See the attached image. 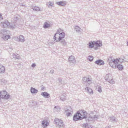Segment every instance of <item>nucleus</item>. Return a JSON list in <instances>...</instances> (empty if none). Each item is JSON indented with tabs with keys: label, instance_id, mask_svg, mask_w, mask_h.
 <instances>
[{
	"label": "nucleus",
	"instance_id": "1",
	"mask_svg": "<svg viewBox=\"0 0 128 128\" xmlns=\"http://www.w3.org/2000/svg\"><path fill=\"white\" fill-rule=\"evenodd\" d=\"M65 36L64 33L59 28L54 34V41L58 42L64 38Z\"/></svg>",
	"mask_w": 128,
	"mask_h": 128
},
{
	"label": "nucleus",
	"instance_id": "2",
	"mask_svg": "<svg viewBox=\"0 0 128 128\" xmlns=\"http://www.w3.org/2000/svg\"><path fill=\"white\" fill-rule=\"evenodd\" d=\"M0 98L6 100L9 98L10 96L8 94H7V92L5 90L0 91Z\"/></svg>",
	"mask_w": 128,
	"mask_h": 128
},
{
	"label": "nucleus",
	"instance_id": "3",
	"mask_svg": "<svg viewBox=\"0 0 128 128\" xmlns=\"http://www.w3.org/2000/svg\"><path fill=\"white\" fill-rule=\"evenodd\" d=\"M54 121L57 127L60 128L64 126L63 122L61 120L58 118H56L54 119Z\"/></svg>",
	"mask_w": 128,
	"mask_h": 128
},
{
	"label": "nucleus",
	"instance_id": "4",
	"mask_svg": "<svg viewBox=\"0 0 128 128\" xmlns=\"http://www.w3.org/2000/svg\"><path fill=\"white\" fill-rule=\"evenodd\" d=\"M83 83H86V86H88L92 83V80L91 78L86 77H84L82 79Z\"/></svg>",
	"mask_w": 128,
	"mask_h": 128
},
{
	"label": "nucleus",
	"instance_id": "5",
	"mask_svg": "<svg viewBox=\"0 0 128 128\" xmlns=\"http://www.w3.org/2000/svg\"><path fill=\"white\" fill-rule=\"evenodd\" d=\"M121 59L120 58H116L114 59L113 60L112 64H114V66H116L115 68H116V66L118 65V62H124V61L127 62V61L124 60V59H122V61L120 60Z\"/></svg>",
	"mask_w": 128,
	"mask_h": 128
},
{
	"label": "nucleus",
	"instance_id": "6",
	"mask_svg": "<svg viewBox=\"0 0 128 128\" xmlns=\"http://www.w3.org/2000/svg\"><path fill=\"white\" fill-rule=\"evenodd\" d=\"M68 60L70 63L72 65H74L76 63L75 58L72 56H69Z\"/></svg>",
	"mask_w": 128,
	"mask_h": 128
},
{
	"label": "nucleus",
	"instance_id": "7",
	"mask_svg": "<svg viewBox=\"0 0 128 128\" xmlns=\"http://www.w3.org/2000/svg\"><path fill=\"white\" fill-rule=\"evenodd\" d=\"M80 116H81V114L79 112H77L74 116L73 119V120L74 121H76L79 120H80L81 119V118Z\"/></svg>",
	"mask_w": 128,
	"mask_h": 128
},
{
	"label": "nucleus",
	"instance_id": "8",
	"mask_svg": "<svg viewBox=\"0 0 128 128\" xmlns=\"http://www.w3.org/2000/svg\"><path fill=\"white\" fill-rule=\"evenodd\" d=\"M0 25L2 27L6 28L8 27L10 25V23L8 20H5L3 22H1Z\"/></svg>",
	"mask_w": 128,
	"mask_h": 128
},
{
	"label": "nucleus",
	"instance_id": "9",
	"mask_svg": "<svg viewBox=\"0 0 128 128\" xmlns=\"http://www.w3.org/2000/svg\"><path fill=\"white\" fill-rule=\"evenodd\" d=\"M73 109L70 107L68 109H66L65 110V113L68 116H69L72 113Z\"/></svg>",
	"mask_w": 128,
	"mask_h": 128
},
{
	"label": "nucleus",
	"instance_id": "10",
	"mask_svg": "<svg viewBox=\"0 0 128 128\" xmlns=\"http://www.w3.org/2000/svg\"><path fill=\"white\" fill-rule=\"evenodd\" d=\"M114 60V58H113L112 57H110L108 60V62L111 66L113 68H114L116 67V66H114V64H112Z\"/></svg>",
	"mask_w": 128,
	"mask_h": 128
},
{
	"label": "nucleus",
	"instance_id": "11",
	"mask_svg": "<svg viewBox=\"0 0 128 128\" xmlns=\"http://www.w3.org/2000/svg\"><path fill=\"white\" fill-rule=\"evenodd\" d=\"M95 63L100 66L103 65L104 64V62L101 60H96L95 62Z\"/></svg>",
	"mask_w": 128,
	"mask_h": 128
},
{
	"label": "nucleus",
	"instance_id": "12",
	"mask_svg": "<svg viewBox=\"0 0 128 128\" xmlns=\"http://www.w3.org/2000/svg\"><path fill=\"white\" fill-rule=\"evenodd\" d=\"M41 94L45 98H48L50 97V94L47 92H42L41 93Z\"/></svg>",
	"mask_w": 128,
	"mask_h": 128
},
{
	"label": "nucleus",
	"instance_id": "13",
	"mask_svg": "<svg viewBox=\"0 0 128 128\" xmlns=\"http://www.w3.org/2000/svg\"><path fill=\"white\" fill-rule=\"evenodd\" d=\"M94 45L97 47H100L102 45V44L101 41L100 40H98L96 41H94Z\"/></svg>",
	"mask_w": 128,
	"mask_h": 128
},
{
	"label": "nucleus",
	"instance_id": "14",
	"mask_svg": "<svg viewBox=\"0 0 128 128\" xmlns=\"http://www.w3.org/2000/svg\"><path fill=\"white\" fill-rule=\"evenodd\" d=\"M87 113L86 112H83L82 113V114H81V116H80V117L81 118V119L82 120L83 118H85L86 119L87 118Z\"/></svg>",
	"mask_w": 128,
	"mask_h": 128
},
{
	"label": "nucleus",
	"instance_id": "15",
	"mask_svg": "<svg viewBox=\"0 0 128 128\" xmlns=\"http://www.w3.org/2000/svg\"><path fill=\"white\" fill-rule=\"evenodd\" d=\"M66 2L60 1L57 2L56 4L59 6H64L66 4Z\"/></svg>",
	"mask_w": 128,
	"mask_h": 128
},
{
	"label": "nucleus",
	"instance_id": "16",
	"mask_svg": "<svg viewBox=\"0 0 128 128\" xmlns=\"http://www.w3.org/2000/svg\"><path fill=\"white\" fill-rule=\"evenodd\" d=\"M30 91L32 94H36L37 93L38 90L35 88L32 87L30 89Z\"/></svg>",
	"mask_w": 128,
	"mask_h": 128
},
{
	"label": "nucleus",
	"instance_id": "17",
	"mask_svg": "<svg viewBox=\"0 0 128 128\" xmlns=\"http://www.w3.org/2000/svg\"><path fill=\"white\" fill-rule=\"evenodd\" d=\"M74 30L78 33L81 32V30H82V29L78 26H76L74 28Z\"/></svg>",
	"mask_w": 128,
	"mask_h": 128
},
{
	"label": "nucleus",
	"instance_id": "18",
	"mask_svg": "<svg viewBox=\"0 0 128 128\" xmlns=\"http://www.w3.org/2000/svg\"><path fill=\"white\" fill-rule=\"evenodd\" d=\"M18 38L20 42H22L25 40L24 37L23 36L20 35Z\"/></svg>",
	"mask_w": 128,
	"mask_h": 128
},
{
	"label": "nucleus",
	"instance_id": "19",
	"mask_svg": "<svg viewBox=\"0 0 128 128\" xmlns=\"http://www.w3.org/2000/svg\"><path fill=\"white\" fill-rule=\"evenodd\" d=\"M66 94L64 93L60 96V100L62 101L65 100H66Z\"/></svg>",
	"mask_w": 128,
	"mask_h": 128
},
{
	"label": "nucleus",
	"instance_id": "20",
	"mask_svg": "<svg viewBox=\"0 0 128 128\" xmlns=\"http://www.w3.org/2000/svg\"><path fill=\"white\" fill-rule=\"evenodd\" d=\"M63 46H66L67 45V42L64 39H62L60 41H59Z\"/></svg>",
	"mask_w": 128,
	"mask_h": 128
},
{
	"label": "nucleus",
	"instance_id": "21",
	"mask_svg": "<svg viewBox=\"0 0 128 128\" xmlns=\"http://www.w3.org/2000/svg\"><path fill=\"white\" fill-rule=\"evenodd\" d=\"M32 8L34 10L36 11H41L42 10H40V8L38 7L35 6H32Z\"/></svg>",
	"mask_w": 128,
	"mask_h": 128
},
{
	"label": "nucleus",
	"instance_id": "22",
	"mask_svg": "<svg viewBox=\"0 0 128 128\" xmlns=\"http://www.w3.org/2000/svg\"><path fill=\"white\" fill-rule=\"evenodd\" d=\"M85 90L90 94H92L93 93L92 90L91 89L89 88L88 87L85 88Z\"/></svg>",
	"mask_w": 128,
	"mask_h": 128
},
{
	"label": "nucleus",
	"instance_id": "23",
	"mask_svg": "<svg viewBox=\"0 0 128 128\" xmlns=\"http://www.w3.org/2000/svg\"><path fill=\"white\" fill-rule=\"evenodd\" d=\"M94 41L89 42V46L90 48H92L94 47Z\"/></svg>",
	"mask_w": 128,
	"mask_h": 128
},
{
	"label": "nucleus",
	"instance_id": "24",
	"mask_svg": "<svg viewBox=\"0 0 128 128\" xmlns=\"http://www.w3.org/2000/svg\"><path fill=\"white\" fill-rule=\"evenodd\" d=\"M48 124V122L46 120H44L42 122V125L44 127L47 126Z\"/></svg>",
	"mask_w": 128,
	"mask_h": 128
},
{
	"label": "nucleus",
	"instance_id": "25",
	"mask_svg": "<svg viewBox=\"0 0 128 128\" xmlns=\"http://www.w3.org/2000/svg\"><path fill=\"white\" fill-rule=\"evenodd\" d=\"M110 120L112 122H117L118 120L114 116H113L110 118Z\"/></svg>",
	"mask_w": 128,
	"mask_h": 128
},
{
	"label": "nucleus",
	"instance_id": "26",
	"mask_svg": "<svg viewBox=\"0 0 128 128\" xmlns=\"http://www.w3.org/2000/svg\"><path fill=\"white\" fill-rule=\"evenodd\" d=\"M116 68H117L119 70H122L123 69V66L122 65L119 64L116 66Z\"/></svg>",
	"mask_w": 128,
	"mask_h": 128
},
{
	"label": "nucleus",
	"instance_id": "27",
	"mask_svg": "<svg viewBox=\"0 0 128 128\" xmlns=\"http://www.w3.org/2000/svg\"><path fill=\"white\" fill-rule=\"evenodd\" d=\"M50 25L47 22H45L44 26V28H46L50 27Z\"/></svg>",
	"mask_w": 128,
	"mask_h": 128
},
{
	"label": "nucleus",
	"instance_id": "28",
	"mask_svg": "<svg viewBox=\"0 0 128 128\" xmlns=\"http://www.w3.org/2000/svg\"><path fill=\"white\" fill-rule=\"evenodd\" d=\"M10 37V36L9 35H6L4 36H2V38L4 40H8Z\"/></svg>",
	"mask_w": 128,
	"mask_h": 128
},
{
	"label": "nucleus",
	"instance_id": "29",
	"mask_svg": "<svg viewBox=\"0 0 128 128\" xmlns=\"http://www.w3.org/2000/svg\"><path fill=\"white\" fill-rule=\"evenodd\" d=\"M1 32V33L2 34V36L7 35V32L6 30H2Z\"/></svg>",
	"mask_w": 128,
	"mask_h": 128
},
{
	"label": "nucleus",
	"instance_id": "30",
	"mask_svg": "<svg viewBox=\"0 0 128 128\" xmlns=\"http://www.w3.org/2000/svg\"><path fill=\"white\" fill-rule=\"evenodd\" d=\"M5 69L4 66L0 68V73L2 74L4 73L5 71Z\"/></svg>",
	"mask_w": 128,
	"mask_h": 128
},
{
	"label": "nucleus",
	"instance_id": "31",
	"mask_svg": "<svg viewBox=\"0 0 128 128\" xmlns=\"http://www.w3.org/2000/svg\"><path fill=\"white\" fill-rule=\"evenodd\" d=\"M5 69L4 66L0 68V73L2 74L4 73L5 71Z\"/></svg>",
	"mask_w": 128,
	"mask_h": 128
},
{
	"label": "nucleus",
	"instance_id": "32",
	"mask_svg": "<svg viewBox=\"0 0 128 128\" xmlns=\"http://www.w3.org/2000/svg\"><path fill=\"white\" fill-rule=\"evenodd\" d=\"M60 108L58 106H55L54 108V110L55 111L58 112L60 110Z\"/></svg>",
	"mask_w": 128,
	"mask_h": 128
},
{
	"label": "nucleus",
	"instance_id": "33",
	"mask_svg": "<svg viewBox=\"0 0 128 128\" xmlns=\"http://www.w3.org/2000/svg\"><path fill=\"white\" fill-rule=\"evenodd\" d=\"M94 57L92 56H88V59L90 61H92L93 60Z\"/></svg>",
	"mask_w": 128,
	"mask_h": 128
},
{
	"label": "nucleus",
	"instance_id": "34",
	"mask_svg": "<svg viewBox=\"0 0 128 128\" xmlns=\"http://www.w3.org/2000/svg\"><path fill=\"white\" fill-rule=\"evenodd\" d=\"M18 19V18L16 16H15L13 21L14 23H16L17 20Z\"/></svg>",
	"mask_w": 128,
	"mask_h": 128
},
{
	"label": "nucleus",
	"instance_id": "35",
	"mask_svg": "<svg viewBox=\"0 0 128 128\" xmlns=\"http://www.w3.org/2000/svg\"><path fill=\"white\" fill-rule=\"evenodd\" d=\"M92 120H94L93 117L90 116L88 118H86V121H92Z\"/></svg>",
	"mask_w": 128,
	"mask_h": 128
},
{
	"label": "nucleus",
	"instance_id": "36",
	"mask_svg": "<svg viewBox=\"0 0 128 128\" xmlns=\"http://www.w3.org/2000/svg\"><path fill=\"white\" fill-rule=\"evenodd\" d=\"M16 56L14 57V58L15 59H17L18 60H19L20 59V56L19 55L17 54V55H15Z\"/></svg>",
	"mask_w": 128,
	"mask_h": 128
},
{
	"label": "nucleus",
	"instance_id": "37",
	"mask_svg": "<svg viewBox=\"0 0 128 128\" xmlns=\"http://www.w3.org/2000/svg\"><path fill=\"white\" fill-rule=\"evenodd\" d=\"M108 82L112 84H113L114 83V82L113 80L112 79H111V80H109V81H108Z\"/></svg>",
	"mask_w": 128,
	"mask_h": 128
},
{
	"label": "nucleus",
	"instance_id": "38",
	"mask_svg": "<svg viewBox=\"0 0 128 128\" xmlns=\"http://www.w3.org/2000/svg\"><path fill=\"white\" fill-rule=\"evenodd\" d=\"M98 90L99 92H102V87L101 86H99L98 87Z\"/></svg>",
	"mask_w": 128,
	"mask_h": 128
},
{
	"label": "nucleus",
	"instance_id": "39",
	"mask_svg": "<svg viewBox=\"0 0 128 128\" xmlns=\"http://www.w3.org/2000/svg\"><path fill=\"white\" fill-rule=\"evenodd\" d=\"M88 124H83L82 126L84 128H86L88 126Z\"/></svg>",
	"mask_w": 128,
	"mask_h": 128
},
{
	"label": "nucleus",
	"instance_id": "40",
	"mask_svg": "<svg viewBox=\"0 0 128 128\" xmlns=\"http://www.w3.org/2000/svg\"><path fill=\"white\" fill-rule=\"evenodd\" d=\"M93 118L94 120H96L97 119V117L96 116H93Z\"/></svg>",
	"mask_w": 128,
	"mask_h": 128
},
{
	"label": "nucleus",
	"instance_id": "41",
	"mask_svg": "<svg viewBox=\"0 0 128 128\" xmlns=\"http://www.w3.org/2000/svg\"><path fill=\"white\" fill-rule=\"evenodd\" d=\"M36 65L35 64L33 63L32 65V67L33 68H34L36 66Z\"/></svg>",
	"mask_w": 128,
	"mask_h": 128
},
{
	"label": "nucleus",
	"instance_id": "42",
	"mask_svg": "<svg viewBox=\"0 0 128 128\" xmlns=\"http://www.w3.org/2000/svg\"><path fill=\"white\" fill-rule=\"evenodd\" d=\"M58 80L60 83L61 84H62V79H60V78H59L58 79Z\"/></svg>",
	"mask_w": 128,
	"mask_h": 128
},
{
	"label": "nucleus",
	"instance_id": "43",
	"mask_svg": "<svg viewBox=\"0 0 128 128\" xmlns=\"http://www.w3.org/2000/svg\"><path fill=\"white\" fill-rule=\"evenodd\" d=\"M54 72V70H50V73L51 74H53Z\"/></svg>",
	"mask_w": 128,
	"mask_h": 128
},
{
	"label": "nucleus",
	"instance_id": "44",
	"mask_svg": "<svg viewBox=\"0 0 128 128\" xmlns=\"http://www.w3.org/2000/svg\"><path fill=\"white\" fill-rule=\"evenodd\" d=\"M0 18L1 19H0V20H2L3 19V18L2 17V14H1V13H0Z\"/></svg>",
	"mask_w": 128,
	"mask_h": 128
},
{
	"label": "nucleus",
	"instance_id": "45",
	"mask_svg": "<svg viewBox=\"0 0 128 128\" xmlns=\"http://www.w3.org/2000/svg\"><path fill=\"white\" fill-rule=\"evenodd\" d=\"M44 88H45V87L44 86H43L41 88V90H43Z\"/></svg>",
	"mask_w": 128,
	"mask_h": 128
},
{
	"label": "nucleus",
	"instance_id": "46",
	"mask_svg": "<svg viewBox=\"0 0 128 128\" xmlns=\"http://www.w3.org/2000/svg\"><path fill=\"white\" fill-rule=\"evenodd\" d=\"M53 4L52 3V2H50V5L51 6H52Z\"/></svg>",
	"mask_w": 128,
	"mask_h": 128
},
{
	"label": "nucleus",
	"instance_id": "47",
	"mask_svg": "<svg viewBox=\"0 0 128 128\" xmlns=\"http://www.w3.org/2000/svg\"><path fill=\"white\" fill-rule=\"evenodd\" d=\"M3 67L4 66L0 64V68Z\"/></svg>",
	"mask_w": 128,
	"mask_h": 128
},
{
	"label": "nucleus",
	"instance_id": "48",
	"mask_svg": "<svg viewBox=\"0 0 128 128\" xmlns=\"http://www.w3.org/2000/svg\"><path fill=\"white\" fill-rule=\"evenodd\" d=\"M120 58L121 59L120 60H121V61H122V58Z\"/></svg>",
	"mask_w": 128,
	"mask_h": 128
}]
</instances>
